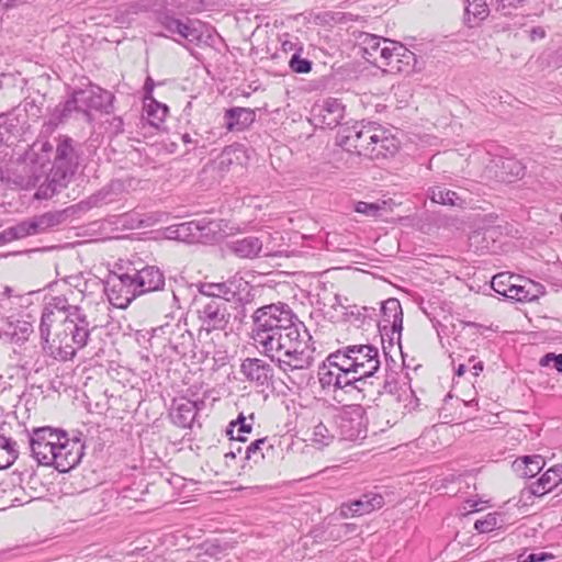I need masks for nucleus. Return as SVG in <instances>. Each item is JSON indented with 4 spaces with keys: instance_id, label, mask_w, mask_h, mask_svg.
I'll use <instances>...</instances> for the list:
<instances>
[{
    "instance_id": "obj_42",
    "label": "nucleus",
    "mask_w": 562,
    "mask_h": 562,
    "mask_svg": "<svg viewBox=\"0 0 562 562\" xmlns=\"http://www.w3.org/2000/svg\"><path fill=\"white\" fill-rule=\"evenodd\" d=\"M400 44V42L385 38L383 48L379 50L378 59L374 60L373 64L378 67L390 65V58L394 56V53L397 50L396 48Z\"/></svg>"
},
{
    "instance_id": "obj_49",
    "label": "nucleus",
    "mask_w": 562,
    "mask_h": 562,
    "mask_svg": "<svg viewBox=\"0 0 562 562\" xmlns=\"http://www.w3.org/2000/svg\"><path fill=\"white\" fill-rule=\"evenodd\" d=\"M513 278V276H508L506 273H498L492 278L491 286L496 293L505 296L508 286H513L514 284L510 282Z\"/></svg>"
},
{
    "instance_id": "obj_24",
    "label": "nucleus",
    "mask_w": 562,
    "mask_h": 562,
    "mask_svg": "<svg viewBox=\"0 0 562 562\" xmlns=\"http://www.w3.org/2000/svg\"><path fill=\"white\" fill-rule=\"evenodd\" d=\"M228 131H244L255 121V112L247 108H232L225 113Z\"/></svg>"
},
{
    "instance_id": "obj_8",
    "label": "nucleus",
    "mask_w": 562,
    "mask_h": 562,
    "mask_svg": "<svg viewBox=\"0 0 562 562\" xmlns=\"http://www.w3.org/2000/svg\"><path fill=\"white\" fill-rule=\"evenodd\" d=\"M60 438H65V431L50 427H41L32 430L30 434V449L38 464H50L55 447Z\"/></svg>"
},
{
    "instance_id": "obj_32",
    "label": "nucleus",
    "mask_w": 562,
    "mask_h": 562,
    "mask_svg": "<svg viewBox=\"0 0 562 562\" xmlns=\"http://www.w3.org/2000/svg\"><path fill=\"white\" fill-rule=\"evenodd\" d=\"M37 235L33 218L22 221L14 226L5 228L1 233V239L4 243L12 241L14 239L25 238L27 236Z\"/></svg>"
},
{
    "instance_id": "obj_9",
    "label": "nucleus",
    "mask_w": 562,
    "mask_h": 562,
    "mask_svg": "<svg viewBox=\"0 0 562 562\" xmlns=\"http://www.w3.org/2000/svg\"><path fill=\"white\" fill-rule=\"evenodd\" d=\"M364 408L359 404L345 405L337 415L340 435L346 440L357 441L367 436V419Z\"/></svg>"
},
{
    "instance_id": "obj_7",
    "label": "nucleus",
    "mask_w": 562,
    "mask_h": 562,
    "mask_svg": "<svg viewBox=\"0 0 562 562\" xmlns=\"http://www.w3.org/2000/svg\"><path fill=\"white\" fill-rule=\"evenodd\" d=\"M198 316L201 322V329L206 333L223 330L229 322L227 304L216 297H198Z\"/></svg>"
},
{
    "instance_id": "obj_41",
    "label": "nucleus",
    "mask_w": 562,
    "mask_h": 562,
    "mask_svg": "<svg viewBox=\"0 0 562 562\" xmlns=\"http://www.w3.org/2000/svg\"><path fill=\"white\" fill-rule=\"evenodd\" d=\"M334 432L322 422L319 420L313 427L312 432V442L318 448L328 446L334 439Z\"/></svg>"
},
{
    "instance_id": "obj_53",
    "label": "nucleus",
    "mask_w": 562,
    "mask_h": 562,
    "mask_svg": "<svg viewBox=\"0 0 562 562\" xmlns=\"http://www.w3.org/2000/svg\"><path fill=\"white\" fill-rule=\"evenodd\" d=\"M252 429L250 424L246 423V418L243 414L238 416L236 420H233L229 423V426L227 428V435L229 437H233V432H250Z\"/></svg>"
},
{
    "instance_id": "obj_6",
    "label": "nucleus",
    "mask_w": 562,
    "mask_h": 562,
    "mask_svg": "<svg viewBox=\"0 0 562 562\" xmlns=\"http://www.w3.org/2000/svg\"><path fill=\"white\" fill-rule=\"evenodd\" d=\"M336 357V351L330 353L318 368V380L322 387H335L337 390L352 387L360 392L361 386L357 384L355 375H351L346 364Z\"/></svg>"
},
{
    "instance_id": "obj_48",
    "label": "nucleus",
    "mask_w": 562,
    "mask_h": 562,
    "mask_svg": "<svg viewBox=\"0 0 562 562\" xmlns=\"http://www.w3.org/2000/svg\"><path fill=\"white\" fill-rule=\"evenodd\" d=\"M267 443V438H260L250 442L245 449V458L247 460L254 459L255 462H259L265 458L262 453V446Z\"/></svg>"
},
{
    "instance_id": "obj_39",
    "label": "nucleus",
    "mask_w": 562,
    "mask_h": 562,
    "mask_svg": "<svg viewBox=\"0 0 562 562\" xmlns=\"http://www.w3.org/2000/svg\"><path fill=\"white\" fill-rule=\"evenodd\" d=\"M384 41V37H380L373 34H367L363 37L362 50L363 56L368 61L373 64L374 60L378 59L379 50L383 48Z\"/></svg>"
},
{
    "instance_id": "obj_5",
    "label": "nucleus",
    "mask_w": 562,
    "mask_h": 562,
    "mask_svg": "<svg viewBox=\"0 0 562 562\" xmlns=\"http://www.w3.org/2000/svg\"><path fill=\"white\" fill-rule=\"evenodd\" d=\"M336 359L346 364L361 389L367 379L372 378L380 369V352L378 347L373 345H348L336 350Z\"/></svg>"
},
{
    "instance_id": "obj_36",
    "label": "nucleus",
    "mask_w": 562,
    "mask_h": 562,
    "mask_svg": "<svg viewBox=\"0 0 562 562\" xmlns=\"http://www.w3.org/2000/svg\"><path fill=\"white\" fill-rule=\"evenodd\" d=\"M33 333V324L31 322L19 319L15 323H9L4 334L10 336L11 341L22 344L26 341Z\"/></svg>"
},
{
    "instance_id": "obj_56",
    "label": "nucleus",
    "mask_w": 562,
    "mask_h": 562,
    "mask_svg": "<svg viewBox=\"0 0 562 562\" xmlns=\"http://www.w3.org/2000/svg\"><path fill=\"white\" fill-rule=\"evenodd\" d=\"M338 516L340 518H349V517H357L359 516L358 513H356L355 507L352 506V503H344L339 507Z\"/></svg>"
},
{
    "instance_id": "obj_40",
    "label": "nucleus",
    "mask_w": 562,
    "mask_h": 562,
    "mask_svg": "<svg viewBox=\"0 0 562 562\" xmlns=\"http://www.w3.org/2000/svg\"><path fill=\"white\" fill-rule=\"evenodd\" d=\"M18 458L16 442L0 430V462L13 464Z\"/></svg>"
},
{
    "instance_id": "obj_22",
    "label": "nucleus",
    "mask_w": 562,
    "mask_h": 562,
    "mask_svg": "<svg viewBox=\"0 0 562 562\" xmlns=\"http://www.w3.org/2000/svg\"><path fill=\"white\" fill-rule=\"evenodd\" d=\"M136 277L140 294L160 290L165 284L162 272L154 266H148L137 270Z\"/></svg>"
},
{
    "instance_id": "obj_16",
    "label": "nucleus",
    "mask_w": 562,
    "mask_h": 562,
    "mask_svg": "<svg viewBox=\"0 0 562 562\" xmlns=\"http://www.w3.org/2000/svg\"><path fill=\"white\" fill-rule=\"evenodd\" d=\"M204 406L205 402L203 400L191 401L182 397L173 401V406L170 414L172 422L182 428L191 427L198 412L204 408Z\"/></svg>"
},
{
    "instance_id": "obj_13",
    "label": "nucleus",
    "mask_w": 562,
    "mask_h": 562,
    "mask_svg": "<svg viewBox=\"0 0 562 562\" xmlns=\"http://www.w3.org/2000/svg\"><path fill=\"white\" fill-rule=\"evenodd\" d=\"M373 136L371 147L366 151L367 158L371 160L385 159L394 156L398 151V139L385 128L376 125Z\"/></svg>"
},
{
    "instance_id": "obj_26",
    "label": "nucleus",
    "mask_w": 562,
    "mask_h": 562,
    "mask_svg": "<svg viewBox=\"0 0 562 562\" xmlns=\"http://www.w3.org/2000/svg\"><path fill=\"white\" fill-rule=\"evenodd\" d=\"M262 249V237L247 236L232 243V250L240 258H255Z\"/></svg>"
},
{
    "instance_id": "obj_35",
    "label": "nucleus",
    "mask_w": 562,
    "mask_h": 562,
    "mask_svg": "<svg viewBox=\"0 0 562 562\" xmlns=\"http://www.w3.org/2000/svg\"><path fill=\"white\" fill-rule=\"evenodd\" d=\"M530 286L536 289V292H532L531 289H527L526 285L513 284V286H508L507 293H505V297L516 300L519 302H527L536 300L539 294H542V285L538 283H530Z\"/></svg>"
},
{
    "instance_id": "obj_18",
    "label": "nucleus",
    "mask_w": 562,
    "mask_h": 562,
    "mask_svg": "<svg viewBox=\"0 0 562 562\" xmlns=\"http://www.w3.org/2000/svg\"><path fill=\"white\" fill-rule=\"evenodd\" d=\"M241 279L227 280L221 283H203L200 286V297H216L223 300L224 303L235 300L239 293Z\"/></svg>"
},
{
    "instance_id": "obj_34",
    "label": "nucleus",
    "mask_w": 562,
    "mask_h": 562,
    "mask_svg": "<svg viewBox=\"0 0 562 562\" xmlns=\"http://www.w3.org/2000/svg\"><path fill=\"white\" fill-rule=\"evenodd\" d=\"M356 212L371 217H382L385 213L392 212V202L381 200L376 202L359 201L355 206Z\"/></svg>"
},
{
    "instance_id": "obj_25",
    "label": "nucleus",
    "mask_w": 562,
    "mask_h": 562,
    "mask_svg": "<svg viewBox=\"0 0 562 562\" xmlns=\"http://www.w3.org/2000/svg\"><path fill=\"white\" fill-rule=\"evenodd\" d=\"M8 114H12L13 123L19 120L18 127L21 130L27 124L29 120L36 121L42 114V108L36 104L34 99L26 98L20 105ZM19 128L15 131L18 132Z\"/></svg>"
},
{
    "instance_id": "obj_50",
    "label": "nucleus",
    "mask_w": 562,
    "mask_h": 562,
    "mask_svg": "<svg viewBox=\"0 0 562 562\" xmlns=\"http://www.w3.org/2000/svg\"><path fill=\"white\" fill-rule=\"evenodd\" d=\"M46 308L57 311L58 315H61V318L70 315L74 308H79L78 306H71L68 304L67 300L61 296L54 297L50 302L45 305Z\"/></svg>"
},
{
    "instance_id": "obj_3",
    "label": "nucleus",
    "mask_w": 562,
    "mask_h": 562,
    "mask_svg": "<svg viewBox=\"0 0 562 562\" xmlns=\"http://www.w3.org/2000/svg\"><path fill=\"white\" fill-rule=\"evenodd\" d=\"M65 316L57 328L46 352L61 361L72 360L77 351L87 346L90 337V324L80 308H74Z\"/></svg>"
},
{
    "instance_id": "obj_20",
    "label": "nucleus",
    "mask_w": 562,
    "mask_h": 562,
    "mask_svg": "<svg viewBox=\"0 0 562 562\" xmlns=\"http://www.w3.org/2000/svg\"><path fill=\"white\" fill-rule=\"evenodd\" d=\"M104 291L110 303L117 308H126L135 299L134 292L126 290L119 281L117 273L108 277Z\"/></svg>"
},
{
    "instance_id": "obj_58",
    "label": "nucleus",
    "mask_w": 562,
    "mask_h": 562,
    "mask_svg": "<svg viewBox=\"0 0 562 562\" xmlns=\"http://www.w3.org/2000/svg\"><path fill=\"white\" fill-rule=\"evenodd\" d=\"M483 502H481V501L467 499L464 503L463 509L465 513L479 512L482 509V507H480V505Z\"/></svg>"
},
{
    "instance_id": "obj_2",
    "label": "nucleus",
    "mask_w": 562,
    "mask_h": 562,
    "mask_svg": "<svg viewBox=\"0 0 562 562\" xmlns=\"http://www.w3.org/2000/svg\"><path fill=\"white\" fill-rule=\"evenodd\" d=\"M311 335L303 323H299L274 336H267L257 345L261 353L284 374L292 391L306 386L312 379L315 349L308 345Z\"/></svg>"
},
{
    "instance_id": "obj_63",
    "label": "nucleus",
    "mask_w": 562,
    "mask_h": 562,
    "mask_svg": "<svg viewBox=\"0 0 562 562\" xmlns=\"http://www.w3.org/2000/svg\"><path fill=\"white\" fill-rule=\"evenodd\" d=\"M232 164V159L227 157V155L224 153L221 156L220 166L223 169L224 167H228Z\"/></svg>"
},
{
    "instance_id": "obj_27",
    "label": "nucleus",
    "mask_w": 562,
    "mask_h": 562,
    "mask_svg": "<svg viewBox=\"0 0 562 562\" xmlns=\"http://www.w3.org/2000/svg\"><path fill=\"white\" fill-rule=\"evenodd\" d=\"M546 461L539 454L525 456L514 461L513 468L515 472L521 477H533L544 467Z\"/></svg>"
},
{
    "instance_id": "obj_51",
    "label": "nucleus",
    "mask_w": 562,
    "mask_h": 562,
    "mask_svg": "<svg viewBox=\"0 0 562 562\" xmlns=\"http://www.w3.org/2000/svg\"><path fill=\"white\" fill-rule=\"evenodd\" d=\"M551 492L550 488H547V484L542 482V479H538L536 482L531 483L528 488L521 491V498L531 496H542L547 493Z\"/></svg>"
},
{
    "instance_id": "obj_23",
    "label": "nucleus",
    "mask_w": 562,
    "mask_h": 562,
    "mask_svg": "<svg viewBox=\"0 0 562 562\" xmlns=\"http://www.w3.org/2000/svg\"><path fill=\"white\" fill-rule=\"evenodd\" d=\"M83 110L79 90H75L68 100L56 105L52 113L50 123L56 126L70 117L75 112H81L83 114Z\"/></svg>"
},
{
    "instance_id": "obj_52",
    "label": "nucleus",
    "mask_w": 562,
    "mask_h": 562,
    "mask_svg": "<svg viewBox=\"0 0 562 562\" xmlns=\"http://www.w3.org/2000/svg\"><path fill=\"white\" fill-rule=\"evenodd\" d=\"M13 123L12 114H0V145L4 142L5 133H13L18 128L19 120Z\"/></svg>"
},
{
    "instance_id": "obj_10",
    "label": "nucleus",
    "mask_w": 562,
    "mask_h": 562,
    "mask_svg": "<svg viewBox=\"0 0 562 562\" xmlns=\"http://www.w3.org/2000/svg\"><path fill=\"white\" fill-rule=\"evenodd\" d=\"M83 456V445L78 439H69L65 432V438L58 440L54 457L49 467H54L58 472L65 473L75 468Z\"/></svg>"
},
{
    "instance_id": "obj_14",
    "label": "nucleus",
    "mask_w": 562,
    "mask_h": 562,
    "mask_svg": "<svg viewBox=\"0 0 562 562\" xmlns=\"http://www.w3.org/2000/svg\"><path fill=\"white\" fill-rule=\"evenodd\" d=\"M79 94L85 109L83 115L87 120H90L89 110L109 113L112 109L114 95L100 87H91L87 90L79 89Z\"/></svg>"
},
{
    "instance_id": "obj_4",
    "label": "nucleus",
    "mask_w": 562,
    "mask_h": 562,
    "mask_svg": "<svg viewBox=\"0 0 562 562\" xmlns=\"http://www.w3.org/2000/svg\"><path fill=\"white\" fill-rule=\"evenodd\" d=\"M252 339L255 345L265 341L267 336H274L299 323L297 316L283 303L265 305L252 315Z\"/></svg>"
},
{
    "instance_id": "obj_57",
    "label": "nucleus",
    "mask_w": 562,
    "mask_h": 562,
    "mask_svg": "<svg viewBox=\"0 0 562 562\" xmlns=\"http://www.w3.org/2000/svg\"><path fill=\"white\" fill-rule=\"evenodd\" d=\"M549 558L547 553H529L524 559L520 558L518 562H540Z\"/></svg>"
},
{
    "instance_id": "obj_45",
    "label": "nucleus",
    "mask_w": 562,
    "mask_h": 562,
    "mask_svg": "<svg viewBox=\"0 0 562 562\" xmlns=\"http://www.w3.org/2000/svg\"><path fill=\"white\" fill-rule=\"evenodd\" d=\"M301 49L302 48L300 47L292 55V57L289 60V67L293 72L307 74L312 70V61L306 58H301V56H300Z\"/></svg>"
},
{
    "instance_id": "obj_31",
    "label": "nucleus",
    "mask_w": 562,
    "mask_h": 562,
    "mask_svg": "<svg viewBox=\"0 0 562 562\" xmlns=\"http://www.w3.org/2000/svg\"><path fill=\"white\" fill-rule=\"evenodd\" d=\"M37 234L45 233L49 228L56 227L66 221V211H52L32 217Z\"/></svg>"
},
{
    "instance_id": "obj_46",
    "label": "nucleus",
    "mask_w": 562,
    "mask_h": 562,
    "mask_svg": "<svg viewBox=\"0 0 562 562\" xmlns=\"http://www.w3.org/2000/svg\"><path fill=\"white\" fill-rule=\"evenodd\" d=\"M526 0H496L495 11L501 15L510 16L518 8L526 4Z\"/></svg>"
},
{
    "instance_id": "obj_60",
    "label": "nucleus",
    "mask_w": 562,
    "mask_h": 562,
    "mask_svg": "<svg viewBox=\"0 0 562 562\" xmlns=\"http://www.w3.org/2000/svg\"><path fill=\"white\" fill-rule=\"evenodd\" d=\"M181 139L184 144H192L194 147H204V144H201L198 138H193L189 133L182 134Z\"/></svg>"
},
{
    "instance_id": "obj_55",
    "label": "nucleus",
    "mask_w": 562,
    "mask_h": 562,
    "mask_svg": "<svg viewBox=\"0 0 562 562\" xmlns=\"http://www.w3.org/2000/svg\"><path fill=\"white\" fill-rule=\"evenodd\" d=\"M540 366L548 367L551 363L555 368L558 372H562V353L555 355V353H547L540 359Z\"/></svg>"
},
{
    "instance_id": "obj_47",
    "label": "nucleus",
    "mask_w": 562,
    "mask_h": 562,
    "mask_svg": "<svg viewBox=\"0 0 562 562\" xmlns=\"http://www.w3.org/2000/svg\"><path fill=\"white\" fill-rule=\"evenodd\" d=\"M499 527V518L496 513L487 514L483 519L474 522V528L481 533L493 531Z\"/></svg>"
},
{
    "instance_id": "obj_15",
    "label": "nucleus",
    "mask_w": 562,
    "mask_h": 562,
    "mask_svg": "<svg viewBox=\"0 0 562 562\" xmlns=\"http://www.w3.org/2000/svg\"><path fill=\"white\" fill-rule=\"evenodd\" d=\"M245 379L257 386H266L273 376L272 367L258 358H246L240 364Z\"/></svg>"
},
{
    "instance_id": "obj_28",
    "label": "nucleus",
    "mask_w": 562,
    "mask_h": 562,
    "mask_svg": "<svg viewBox=\"0 0 562 562\" xmlns=\"http://www.w3.org/2000/svg\"><path fill=\"white\" fill-rule=\"evenodd\" d=\"M63 319L64 318H61V315H58L57 311H53L44 306L40 323V335L42 340V347L45 351L52 342L50 334L53 325L58 324L59 328L61 326Z\"/></svg>"
},
{
    "instance_id": "obj_30",
    "label": "nucleus",
    "mask_w": 562,
    "mask_h": 562,
    "mask_svg": "<svg viewBox=\"0 0 562 562\" xmlns=\"http://www.w3.org/2000/svg\"><path fill=\"white\" fill-rule=\"evenodd\" d=\"M488 13L487 0H467L465 21L470 27L486 19Z\"/></svg>"
},
{
    "instance_id": "obj_21",
    "label": "nucleus",
    "mask_w": 562,
    "mask_h": 562,
    "mask_svg": "<svg viewBox=\"0 0 562 562\" xmlns=\"http://www.w3.org/2000/svg\"><path fill=\"white\" fill-rule=\"evenodd\" d=\"M382 319L380 322L382 328H391L393 334L401 336L403 329V311L401 303L397 299H387L383 302L382 307Z\"/></svg>"
},
{
    "instance_id": "obj_19",
    "label": "nucleus",
    "mask_w": 562,
    "mask_h": 562,
    "mask_svg": "<svg viewBox=\"0 0 562 562\" xmlns=\"http://www.w3.org/2000/svg\"><path fill=\"white\" fill-rule=\"evenodd\" d=\"M159 23L171 34H178L181 38L191 43L200 41L201 32L195 26V22L187 20L186 22L170 15H162Z\"/></svg>"
},
{
    "instance_id": "obj_29",
    "label": "nucleus",
    "mask_w": 562,
    "mask_h": 562,
    "mask_svg": "<svg viewBox=\"0 0 562 562\" xmlns=\"http://www.w3.org/2000/svg\"><path fill=\"white\" fill-rule=\"evenodd\" d=\"M396 49L394 56L397 58V61L392 63V72L409 74L414 71L417 64L416 55L402 43Z\"/></svg>"
},
{
    "instance_id": "obj_62",
    "label": "nucleus",
    "mask_w": 562,
    "mask_h": 562,
    "mask_svg": "<svg viewBox=\"0 0 562 562\" xmlns=\"http://www.w3.org/2000/svg\"><path fill=\"white\" fill-rule=\"evenodd\" d=\"M245 432H233V437H231V440L232 441H235V443L237 442H244L246 441V437L244 436Z\"/></svg>"
},
{
    "instance_id": "obj_33",
    "label": "nucleus",
    "mask_w": 562,
    "mask_h": 562,
    "mask_svg": "<svg viewBox=\"0 0 562 562\" xmlns=\"http://www.w3.org/2000/svg\"><path fill=\"white\" fill-rule=\"evenodd\" d=\"M351 503L356 513L359 516H363L383 507L384 497L379 493H367Z\"/></svg>"
},
{
    "instance_id": "obj_54",
    "label": "nucleus",
    "mask_w": 562,
    "mask_h": 562,
    "mask_svg": "<svg viewBox=\"0 0 562 562\" xmlns=\"http://www.w3.org/2000/svg\"><path fill=\"white\" fill-rule=\"evenodd\" d=\"M119 281L124 284V288L131 292H134L135 297L140 295L136 273L131 276L130 273L117 274Z\"/></svg>"
},
{
    "instance_id": "obj_11",
    "label": "nucleus",
    "mask_w": 562,
    "mask_h": 562,
    "mask_svg": "<svg viewBox=\"0 0 562 562\" xmlns=\"http://www.w3.org/2000/svg\"><path fill=\"white\" fill-rule=\"evenodd\" d=\"M375 127L376 124L369 123L360 127L352 126L346 128L344 131L345 134L338 138L337 143L344 150L366 157V151L371 147Z\"/></svg>"
},
{
    "instance_id": "obj_59",
    "label": "nucleus",
    "mask_w": 562,
    "mask_h": 562,
    "mask_svg": "<svg viewBox=\"0 0 562 562\" xmlns=\"http://www.w3.org/2000/svg\"><path fill=\"white\" fill-rule=\"evenodd\" d=\"M546 37V31L541 26H536L530 31L531 41L542 40Z\"/></svg>"
},
{
    "instance_id": "obj_1",
    "label": "nucleus",
    "mask_w": 562,
    "mask_h": 562,
    "mask_svg": "<svg viewBox=\"0 0 562 562\" xmlns=\"http://www.w3.org/2000/svg\"><path fill=\"white\" fill-rule=\"evenodd\" d=\"M78 165L70 137H58L55 147L48 140L38 139L24 153L14 182L25 190L38 187L35 196L49 199L67 187Z\"/></svg>"
},
{
    "instance_id": "obj_61",
    "label": "nucleus",
    "mask_w": 562,
    "mask_h": 562,
    "mask_svg": "<svg viewBox=\"0 0 562 562\" xmlns=\"http://www.w3.org/2000/svg\"><path fill=\"white\" fill-rule=\"evenodd\" d=\"M145 91H146V94L145 97H151L150 93L154 89V81L151 78H147V80L145 81Z\"/></svg>"
},
{
    "instance_id": "obj_64",
    "label": "nucleus",
    "mask_w": 562,
    "mask_h": 562,
    "mask_svg": "<svg viewBox=\"0 0 562 562\" xmlns=\"http://www.w3.org/2000/svg\"><path fill=\"white\" fill-rule=\"evenodd\" d=\"M294 47H295V44L293 42H291V41H284L282 43V50L285 52V53L294 49Z\"/></svg>"
},
{
    "instance_id": "obj_43",
    "label": "nucleus",
    "mask_w": 562,
    "mask_h": 562,
    "mask_svg": "<svg viewBox=\"0 0 562 562\" xmlns=\"http://www.w3.org/2000/svg\"><path fill=\"white\" fill-rule=\"evenodd\" d=\"M358 527L356 524L342 522L334 525L328 531V538L333 541H338L349 535L357 531Z\"/></svg>"
},
{
    "instance_id": "obj_38",
    "label": "nucleus",
    "mask_w": 562,
    "mask_h": 562,
    "mask_svg": "<svg viewBox=\"0 0 562 562\" xmlns=\"http://www.w3.org/2000/svg\"><path fill=\"white\" fill-rule=\"evenodd\" d=\"M429 196L432 202L442 205L456 206L460 205L462 201L460 196L457 194V192L440 186L431 188Z\"/></svg>"
},
{
    "instance_id": "obj_17",
    "label": "nucleus",
    "mask_w": 562,
    "mask_h": 562,
    "mask_svg": "<svg viewBox=\"0 0 562 562\" xmlns=\"http://www.w3.org/2000/svg\"><path fill=\"white\" fill-rule=\"evenodd\" d=\"M494 177L501 182H514L525 175L524 165L514 157H498L492 161Z\"/></svg>"
},
{
    "instance_id": "obj_37",
    "label": "nucleus",
    "mask_w": 562,
    "mask_h": 562,
    "mask_svg": "<svg viewBox=\"0 0 562 562\" xmlns=\"http://www.w3.org/2000/svg\"><path fill=\"white\" fill-rule=\"evenodd\" d=\"M146 113L151 125L158 126L164 122L168 114V106L159 103L153 97H145Z\"/></svg>"
},
{
    "instance_id": "obj_12",
    "label": "nucleus",
    "mask_w": 562,
    "mask_h": 562,
    "mask_svg": "<svg viewBox=\"0 0 562 562\" xmlns=\"http://www.w3.org/2000/svg\"><path fill=\"white\" fill-rule=\"evenodd\" d=\"M312 115L315 126L331 130L341 123L345 115V108L336 99H326L322 104H317L313 108Z\"/></svg>"
},
{
    "instance_id": "obj_44",
    "label": "nucleus",
    "mask_w": 562,
    "mask_h": 562,
    "mask_svg": "<svg viewBox=\"0 0 562 562\" xmlns=\"http://www.w3.org/2000/svg\"><path fill=\"white\" fill-rule=\"evenodd\" d=\"M542 482L547 484V488L551 491L562 483V464H557L548 469L541 475Z\"/></svg>"
}]
</instances>
